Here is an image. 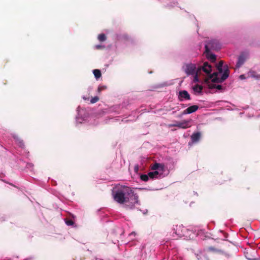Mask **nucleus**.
Segmentation results:
<instances>
[{
    "label": "nucleus",
    "mask_w": 260,
    "mask_h": 260,
    "mask_svg": "<svg viewBox=\"0 0 260 260\" xmlns=\"http://www.w3.org/2000/svg\"><path fill=\"white\" fill-rule=\"evenodd\" d=\"M112 196L114 201L119 204L131 202L135 205L139 203L138 194L127 186L116 185L112 190Z\"/></svg>",
    "instance_id": "1"
},
{
    "label": "nucleus",
    "mask_w": 260,
    "mask_h": 260,
    "mask_svg": "<svg viewBox=\"0 0 260 260\" xmlns=\"http://www.w3.org/2000/svg\"><path fill=\"white\" fill-rule=\"evenodd\" d=\"M223 61L220 60L218 64L217 65V69L218 72H214L209 76V78L206 79V82L208 83L209 80H211L213 83H221L227 79L229 76V70L228 66H226V69H224V72L222 75L221 78L218 77V74L223 72Z\"/></svg>",
    "instance_id": "2"
},
{
    "label": "nucleus",
    "mask_w": 260,
    "mask_h": 260,
    "mask_svg": "<svg viewBox=\"0 0 260 260\" xmlns=\"http://www.w3.org/2000/svg\"><path fill=\"white\" fill-rule=\"evenodd\" d=\"M220 49L219 42L215 40L209 41L205 45V49L209 50H218Z\"/></svg>",
    "instance_id": "3"
},
{
    "label": "nucleus",
    "mask_w": 260,
    "mask_h": 260,
    "mask_svg": "<svg viewBox=\"0 0 260 260\" xmlns=\"http://www.w3.org/2000/svg\"><path fill=\"white\" fill-rule=\"evenodd\" d=\"M191 120H183L182 121H176L175 123L169 125L170 127H178L185 129L191 126L190 122Z\"/></svg>",
    "instance_id": "4"
},
{
    "label": "nucleus",
    "mask_w": 260,
    "mask_h": 260,
    "mask_svg": "<svg viewBox=\"0 0 260 260\" xmlns=\"http://www.w3.org/2000/svg\"><path fill=\"white\" fill-rule=\"evenodd\" d=\"M248 53L245 52H242L238 58V61L236 65V68L238 69L241 66H242L245 62L246 59L248 58Z\"/></svg>",
    "instance_id": "5"
},
{
    "label": "nucleus",
    "mask_w": 260,
    "mask_h": 260,
    "mask_svg": "<svg viewBox=\"0 0 260 260\" xmlns=\"http://www.w3.org/2000/svg\"><path fill=\"white\" fill-rule=\"evenodd\" d=\"M184 71L186 74L190 75H194L197 72V70L194 64L190 63L186 64Z\"/></svg>",
    "instance_id": "6"
},
{
    "label": "nucleus",
    "mask_w": 260,
    "mask_h": 260,
    "mask_svg": "<svg viewBox=\"0 0 260 260\" xmlns=\"http://www.w3.org/2000/svg\"><path fill=\"white\" fill-rule=\"evenodd\" d=\"M199 108V107L198 105H193L187 108H186L185 110H184L182 113L179 116V117H181L183 115L185 114H191L193 112H195L196 111H197Z\"/></svg>",
    "instance_id": "7"
},
{
    "label": "nucleus",
    "mask_w": 260,
    "mask_h": 260,
    "mask_svg": "<svg viewBox=\"0 0 260 260\" xmlns=\"http://www.w3.org/2000/svg\"><path fill=\"white\" fill-rule=\"evenodd\" d=\"M178 99L180 101H182L184 100H190V96L187 91L182 90L179 92Z\"/></svg>",
    "instance_id": "8"
},
{
    "label": "nucleus",
    "mask_w": 260,
    "mask_h": 260,
    "mask_svg": "<svg viewBox=\"0 0 260 260\" xmlns=\"http://www.w3.org/2000/svg\"><path fill=\"white\" fill-rule=\"evenodd\" d=\"M198 69H201V71H203L207 74L211 75L212 71V66L207 62H205L202 66L199 67Z\"/></svg>",
    "instance_id": "9"
},
{
    "label": "nucleus",
    "mask_w": 260,
    "mask_h": 260,
    "mask_svg": "<svg viewBox=\"0 0 260 260\" xmlns=\"http://www.w3.org/2000/svg\"><path fill=\"white\" fill-rule=\"evenodd\" d=\"M205 53L208 59L212 62H215L216 60V56L215 54L212 53L211 50L205 49Z\"/></svg>",
    "instance_id": "10"
},
{
    "label": "nucleus",
    "mask_w": 260,
    "mask_h": 260,
    "mask_svg": "<svg viewBox=\"0 0 260 260\" xmlns=\"http://www.w3.org/2000/svg\"><path fill=\"white\" fill-rule=\"evenodd\" d=\"M151 169L154 171L159 170L163 171L164 169V165L156 162L151 167Z\"/></svg>",
    "instance_id": "11"
},
{
    "label": "nucleus",
    "mask_w": 260,
    "mask_h": 260,
    "mask_svg": "<svg viewBox=\"0 0 260 260\" xmlns=\"http://www.w3.org/2000/svg\"><path fill=\"white\" fill-rule=\"evenodd\" d=\"M148 176L151 179L158 178L161 176V174H159L158 171H154L148 173Z\"/></svg>",
    "instance_id": "12"
},
{
    "label": "nucleus",
    "mask_w": 260,
    "mask_h": 260,
    "mask_svg": "<svg viewBox=\"0 0 260 260\" xmlns=\"http://www.w3.org/2000/svg\"><path fill=\"white\" fill-rule=\"evenodd\" d=\"M201 138V134L199 132L193 133L191 136V139L192 142H198Z\"/></svg>",
    "instance_id": "13"
},
{
    "label": "nucleus",
    "mask_w": 260,
    "mask_h": 260,
    "mask_svg": "<svg viewBox=\"0 0 260 260\" xmlns=\"http://www.w3.org/2000/svg\"><path fill=\"white\" fill-rule=\"evenodd\" d=\"M93 73L96 79H99L101 77V72L100 70L95 69L93 71Z\"/></svg>",
    "instance_id": "14"
},
{
    "label": "nucleus",
    "mask_w": 260,
    "mask_h": 260,
    "mask_svg": "<svg viewBox=\"0 0 260 260\" xmlns=\"http://www.w3.org/2000/svg\"><path fill=\"white\" fill-rule=\"evenodd\" d=\"M193 89L196 92L201 93L202 91L203 87L199 84H197L193 87Z\"/></svg>",
    "instance_id": "15"
},
{
    "label": "nucleus",
    "mask_w": 260,
    "mask_h": 260,
    "mask_svg": "<svg viewBox=\"0 0 260 260\" xmlns=\"http://www.w3.org/2000/svg\"><path fill=\"white\" fill-rule=\"evenodd\" d=\"M201 71V69H198L197 72L194 74V76L193 77V81L194 82H198L199 81V78H198V74H199Z\"/></svg>",
    "instance_id": "16"
},
{
    "label": "nucleus",
    "mask_w": 260,
    "mask_h": 260,
    "mask_svg": "<svg viewBox=\"0 0 260 260\" xmlns=\"http://www.w3.org/2000/svg\"><path fill=\"white\" fill-rule=\"evenodd\" d=\"M98 38L100 42H104L107 39V37L104 34H101L99 35Z\"/></svg>",
    "instance_id": "17"
},
{
    "label": "nucleus",
    "mask_w": 260,
    "mask_h": 260,
    "mask_svg": "<svg viewBox=\"0 0 260 260\" xmlns=\"http://www.w3.org/2000/svg\"><path fill=\"white\" fill-rule=\"evenodd\" d=\"M256 75L257 73L254 71H250L248 72V76L253 78H255Z\"/></svg>",
    "instance_id": "18"
},
{
    "label": "nucleus",
    "mask_w": 260,
    "mask_h": 260,
    "mask_svg": "<svg viewBox=\"0 0 260 260\" xmlns=\"http://www.w3.org/2000/svg\"><path fill=\"white\" fill-rule=\"evenodd\" d=\"M149 176L148 175L143 174L141 175V179L144 181H147L149 179Z\"/></svg>",
    "instance_id": "19"
},
{
    "label": "nucleus",
    "mask_w": 260,
    "mask_h": 260,
    "mask_svg": "<svg viewBox=\"0 0 260 260\" xmlns=\"http://www.w3.org/2000/svg\"><path fill=\"white\" fill-rule=\"evenodd\" d=\"M65 222L67 225L69 226L73 225L74 224V221L72 219H66Z\"/></svg>",
    "instance_id": "20"
},
{
    "label": "nucleus",
    "mask_w": 260,
    "mask_h": 260,
    "mask_svg": "<svg viewBox=\"0 0 260 260\" xmlns=\"http://www.w3.org/2000/svg\"><path fill=\"white\" fill-rule=\"evenodd\" d=\"M100 99L98 96H95L93 98H92L91 100H90V103L91 104H94V103H96L97 102H98L99 101Z\"/></svg>",
    "instance_id": "21"
},
{
    "label": "nucleus",
    "mask_w": 260,
    "mask_h": 260,
    "mask_svg": "<svg viewBox=\"0 0 260 260\" xmlns=\"http://www.w3.org/2000/svg\"><path fill=\"white\" fill-rule=\"evenodd\" d=\"M208 250L210 251L213 252H217L218 250L213 247H208Z\"/></svg>",
    "instance_id": "22"
},
{
    "label": "nucleus",
    "mask_w": 260,
    "mask_h": 260,
    "mask_svg": "<svg viewBox=\"0 0 260 260\" xmlns=\"http://www.w3.org/2000/svg\"><path fill=\"white\" fill-rule=\"evenodd\" d=\"M209 88L210 89L216 88V85L214 83H209L208 84Z\"/></svg>",
    "instance_id": "23"
},
{
    "label": "nucleus",
    "mask_w": 260,
    "mask_h": 260,
    "mask_svg": "<svg viewBox=\"0 0 260 260\" xmlns=\"http://www.w3.org/2000/svg\"><path fill=\"white\" fill-rule=\"evenodd\" d=\"M106 89V87L105 86H99L98 87V91L100 93L102 90H105Z\"/></svg>",
    "instance_id": "24"
},
{
    "label": "nucleus",
    "mask_w": 260,
    "mask_h": 260,
    "mask_svg": "<svg viewBox=\"0 0 260 260\" xmlns=\"http://www.w3.org/2000/svg\"><path fill=\"white\" fill-rule=\"evenodd\" d=\"M96 48L98 49H103L104 48V46H101V45H96L95 46Z\"/></svg>",
    "instance_id": "25"
},
{
    "label": "nucleus",
    "mask_w": 260,
    "mask_h": 260,
    "mask_svg": "<svg viewBox=\"0 0 260 260\" xmlns=\"http://www.w3.org/2000/svg\"><path fill=\"white\" fill-rule=\"evenodd\" d=\"M216 88L218 90H221L222 89V87L221 85H216Z\"/></svg>",
    "instance_id": "26"
},
{
    "label": "nucleus",
    "mask_w": 260,
    "mask_h": 260,
    "mask_svg": "<svg viewBox=\"0 0 260 260\" xmlns=\"http://www.w3.org/2000/svg\"><path fill=\"white\" fill-rule=\"evenodd\" d=\"M254 79L256 80H260V75L257 73V75H256V77Z\"/></svg>",
    "instance_id": "27"
},
{
    "label": "nucleus",
    "mask_w": 260,
    "mask_h": 260,
    "mask_svg": "<svg viewBox=\"0 0 260 260\" xmlns=\"http://www.w3.org/2000/svg\"><path fill=\"white\" fill-rule=\"evenodd\" d=\"M181 106L182 108H185L186 107V105H185V104H181Z\"/></svg>",
    "instance_id": "28"
},
{
    "label": "nucleus",
    "mask_w": 260,
    "mask_h": 260,
    "mask_svg": "<svg viewBox=\"0 0 260 260\" xmlns=\"http://www.w3.org/2000/svg\"><path fill=\"white\" fill-rule=\"evenodd\" d=\"M21 143H22V144H21V146H22V145H23V142H22H22H21Z\"/></svg>",
    "instance_id": "29"
},
{
    "label": "nucleus",
    "mask_w": 260,
    "mask_h": 260,
    "mask_svg": "<svg viewBox=\"0 0 260 260\" xmlns=\"http://www.w3.org/2000/svg\"><path fill=\"white\" fill-rule=\"evenodd\" d=\"M79 108H80V107H78V108H77V111H79Z\"/></svg>",
    "instance_id": "30"
},
{
    "label": "nucleus",
    "mask_w": 260,
    "mask_h": 260,
    "mask_svg": "<svg viewBox=\"0 0 260 260\" xmlns=\"http://www.w3.org/2000/svg\"><path fill=\"white\" fill-rule=\"evenodd\" d=\"M240 77H241V78H243V75H241V76H240Z\"/></svg>",
    "instance_id": "31"
},
{
    "label": "nucleus",
    "mask_w": 260,
    "mask_h": 260,
    "mask_svg": "<svg viewBox=\"0 0 260 260\" xmlns=\"http://www.w3.org/2000/svg\"><path fill=\"white\" fill-rule=\"evenodd\" d=\"M253 260H258V259H253Z\"/></svg>",
    "instance_id": "32"
},
{
    "label": "nucleus",
    "mask_w": 260,
    "mask_h": 260,
    "mask_svg": "<svg viewBox=\"0 0 260 260\" xmlns=\"http://www.w3.org/2000/svg\"><path fill=\"white\" fill-rule=\"evenodd\" d=\"M258 260H260V258H259V259H258Z\"/></svg>",
    "instance_id": "33"
}]
</instances>
